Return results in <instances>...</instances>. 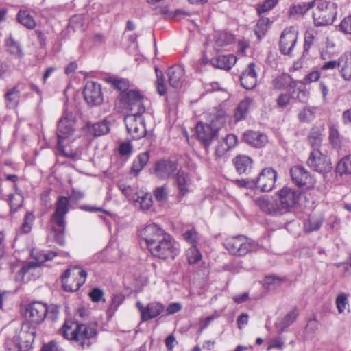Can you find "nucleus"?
<instances>
[{
  "label": "nucleus",
  "mask_w": 351,
  "mask_h": 351,
  "mask_svg": "<svg viewBox=\"0 0 351 351\" xmlns=\"http://www.w3.org/2000/svg\"><path fill=\"white\" fill-rule=\"evenodd\" d=\"M120 101L124 108L130 112L124 119L128 133L132 139H139L145 136L146 129L142 114L145 111L143 96L138 90H129L121 93Z\"/></svg>",
  "instance_id": "obj_1"
},
{
  "label": "nucleus",
  "mask_w": 351,
  "mask_h": 351,
  "mask_svg": "<svg viewBox=\"0 0 351 351\" xmlns=\"http://www.w3.org/2000/svg\"><path fill=\"white\" fill-rule=\"evenodd\" d=\"M228 119L224 110H219L210 123H199L196 126V135L198 140L208 147L218 136L219 130L223 127Z\"/></svg>",
  "instance_id": "obj_2"
},
{
  "label": "nucleus",
  "mask_w": 351,
  "mask_h": 351,
  "mask_svg": "<svg viewBox=\"0 0 351 351\" xmlns=\"http://www.w3.org/2000/svg\"><path fill=\"white\" fill-rule=\"evenodd\" d=\"M69 209V199L65 196L58 197L55 204V211L51 217V230L55 234V239L60 245L64 243L65 217Z\"/></svg>",
  "instance_id": "obj_3"
},
{
  "label": "nucleus",
  "mask_w": 351,
  "mask_h": 351,
  "mask_svg": "<svg viewBox=\"0 0 351 351\" xmlns=\"http://www.w3.org/2000/svg\"><path fill=\"white\" fill-rule=\"evenodd\" d=\"M71 324L75 325V327L71 331V327L66 322L63 326L64 337L76 341L82 349L89 348L91 344L90 339L97 335V325L93 323L88 324Z\"/></svg>",
  "instance_id": "obj_4"
},
{
  "label": "nucleus",
  "mask_w": 351,
  "mask_h": 351,
  "mask_svg": "<svg viewBox=\"0 0 351 351\" xmlns=\"http://www.w3.org/2000/svg\"><path fill=\"white\" fill-rule=\"evenodd\" d=\"M75 130V117L72 112L64 111L58 124V149L60 154L71 158H74L75 153H67L62 145V140L73 134Z\"/></svg>",
  "instance_id": "obj_5"
},
{
  "label": "nucleus",
  "mask_w": 351,
  "mask_h": 351,
  "mask_svg": "<svg viewBox=\"0 0 351 351\" xmlns=\"http://www.w3.org/2000/svg\"><path fill=\"white\" fill-rule=\"evenodd\" d=\"M313 12L314 23L316 26L332 24L337 14V5L334 2L319 1Z\"/></svg>",
  "instance_id": "obj_6"
},
{
  "label": "nucleus",
  "mask_w": 351,
  "mask_h": 351,
  "mask_svg": "<svg viewBox=\"0 0 351 351\" xmlns=\"http://www.w3.org/2000/svg\"><path fill=\"white\" fill-rule=\"evenodd\" d=\"M226 249L232 255L243 256L254 250L255 243L244 235L230 237L224 241Z\"/></svg>",
  "instance_id": "obj_7"
},
{
  "label": "nucleus",
  "mask_w": 351,
  "mask_h": 351,
  "mask_svg": "<svg viewBox=\"0 0 351 351\" xmlns=\"http://www.w3.org/2000/svg\"><path fill=\"white\" fill-rule=\"evenodd\" d=\"M87 273L80 267L67 269L62 276V287L66 291H76L85 282Z\"/></svg>",
  "instance_id": "obj_8"
},
{
  "label": "nucleus",
  "mask_w": 351,
  "mask_h": 351,
  "mask_svg": "<svg viewBox=\"0 0 351 351\" xmlns=\"http://www.w3.org/2000/svg\"><path fill=\"white\" fill-rule=\"evenodd\" d=\"M300 194L298 190L288 186L278 191V202L283 215L291 212L298 205Z\"/></svg>",
  "instance_id": "obj_9"
},
{
  "label": "nucleus",
  "mask_w": 351,
  "mask_h": 351,
  "mask_svg": "<svg viewBox=\"0 0 351 351\" xmlns=\"http://www.w3.org/2000/svg\"><path fill=\"white\" fill-rule=\"evenodd\" d=\"M150 253L160 258L173 257L176 254L177 249L175 246V241L169 234H167L156 243L148 248Z\"/></svg>",
  "instance_id": "obj_10"
},
{
  "label": "nucleus",
  "mask_w": 351,
  "mask_h": 351,
  "mask_svg": "<svg viewBox=\"0 0 351 351\" xmlns=\"http://www.w3.org/2000/svg\"><path fill=\"white\" fill-rule=\"evenodd\" d=\"M298 36V32L294 27H289L283 30L279 41L280 51L282 54L292 56Z\"/></svg>",
  "instance_id": "obj_11"
},
{
  "label": "nucleus",
  "mask_w": 351,
  "mask_h": 351,
  "mask_svg": "<svg viewBox=\"0 0 351 351\" xmlns=\"http://www.w3.org/2000/svg\"><path fill=\"white\" fill-rule=\"evenodd\" d=\"M307 163L312 169L320 173L329 172L332 168L329 158L318 149H313Z\"/></svg>",
  "instance_id": "obj_12"
},
{
  "label": "nucleus",
  "mask_w": 351,
  "mask_h": 351,
  "mask_svg": "<svg viewBox=\"0 0 351 351\" xmlns=\"http://www.w3.org/2000/svg\"><path fill=\"white\" fill-rule=\"evenodd\" d=\"M167 234L162 228L155 223L147 225L140 232V237L145 241L147 249L156 243H158L160 240Z\"/></svg>",
  "instance_id": "obj_13"
},
{
  "label": "nucleus",
  "mask_w": 351,
  "mask_h": 351,
  "mask_svg": "<svg viewBox=\"0 0 351 351\" xmlns=\"http://www.w3.org/2000/svg\"><path fill=\"white\" fill-rule=\"evenodd\" d=\"M292 180L299 186L311 189L315 184V178L301 166H294L290 170Z\"/></svg>",
  "instance_id": "obj_14"
},
{
  "label": "nucleus",
  "mask_w": 351,
  "mask_h": 351,
  "mask_svg": "<svg viewBox=\"0 0 351 351\" xmlns=\"http://www.w3.org/2000/svg\"><path fill=\"white\" fill-rule=\"evenodd\" d=\"M47 307L45 304L34 302L29 304L25 309V317L33 324H40L46 317Z\"/></svg>",
  "instance_id": "obj_15"
},
{
  "label": "nucleus",
  "mask_w": 351,
  "mask_h": 351,
  "mask_svg": "<svg viewBox=\"0 0 351 351\" xmlns=\"http://www.w3.org/2000/svg\"><path fill=\"white\" fill-rule=\"evenodd\" d=\"M276 176L277 173L274 169L265 168L254 182V186L263 192L270 191L274 186Z\"/></svg>",
  "instance_id": "obj_16"
},
{
  "label": "nucleus",
  "mask_w": 351,
  "mask_h": 351,
  "mask_svg": "<svg viewBox=\"0 0 351 351\" xmlns=\"http://www.w3.org/2000/svg\"><path fill=\"white\" fill-rule=\"evenodd\" d=\"M83 95L86 101L92 106H97L102 103L103 96L101 86L93 82L86 83Z\"/></svg>",
  "instance_id": "obj_17"
},
{
  "label": "nucleus",
  "mask_w": 351,
  "mask_h": 351,
  "mask_svg": "<svg viewBox=\"0 0 351 351\" xmlns=\"http://www.w3.org/2000/svg\"><path fill=\"white\" fill-rule=\"evenodd\" d=\"M191 184L189 174L183 170H179L174 178V185L178 189L177 199L179 202L190 191Z\"/></svg>",
  "instance_id": "obj_18"
},
{
  "label": "nucleus",
  "mask_w": 351,
  "mask_h": 351,
  "mask_svg": "<svg viewBox=\"0 0 351 351\" xmlns=\"http://www.w3.org/2000/svg\"><path fill=\"white\" fill-rule=\"evenodd\" d=\"M40 265L36 263H26L15 276V280L18 282H27L32 279H35L40 274Z\"/></svg>",
  "instance_id": "obj_19"
},
{
  "label": "nucleus",
  "mask_w": 351,
  "mask_h": 351,
  "mask_svg": "<svg viewBox=\"0 0 351 351\" xmlns=\"http://www.w3.org/2000/svg\"><path fill=\"white\" fill-rule=\"evenodd\" d=\"M255 202L260 209L268 215L274 216L283 215L278 200L273 197H262L256 199Z\"/></svg>",
  "instance_id": "obj_20"
},
{
  "label": "nucleus",
  "mask_w": 351,
  "mask_h": 351,
  "mask_svg": "<svg viewBox=\"0 0 351 351\" xmlns=\"http://www.w3.org/2000/svg\"><path fill=\"white\" fill-rule=\"evenodd\" d=\"M176 170L177 164L167 160L158 161L153 167L154 174L161 180L168 179Z\"/></svg>",
  "instance_id": "obj_21"
},
{
  "label": "nucleus",
  "mask_w": 351,
  "mask_h": 351,
  "mask_svg": "<svg viewBox=\"0 0 351 351\" xmlns=\"http://www.w3.org/2000/svg\"><path fill=\"white\" fill-rule=\"evenodd\" d=\"M136 307L141 314L142 321H147L158 316L164 311V306L159 302H152L144 307L141 302H136Z\"/></svg>",
  "instance_id": "obj_22"
},
{
  "label": "nucleus",
  "mask_w": 351,
  "mask_h": 351,
  "mask_svg": "<svg viewBox=\"0 0 351 351\" xmlns=\"http://www.w3.org/2000/svg\"><path fill=\"white\" fill-rule=\"evenodd\" d=\"M240 81L242 86L245 89H252L257 82L255 64L250 63L246 69L240 76Z\"/></svg>",
  "instance_id": "obj_23"
},
{
  "label": "nucleus",
  "mask_w": 351,
  "mask_h": 351,
  "mask_svg": "<svg viewBox=\"0 0 351 351\" xmlns=\"http://www.w3.org/2000/svg\"><path fill=\"white\" fill-rule=\"evenodd\" d=\"M167 75L170 86L179 88L184 81V69L179 65L173 66L168 69Z\"/></svg>",
  "instance_id": "obj_24"
},
{
  "label": "nucleus",
  "mask_w": 351,
  "mask_h": 351,
  "mask_svg": "<svg viewBox=\"0 0 351 351\" xmlns=\"http://www.w3.org/2000/svg\"><path fill=\"white\" fill-rule=\"evenodd\" d=\"M339 72L345 81H351V52L344 53L339 58Z\"/></svg>",
  "instance_id": "obj_25"
},
{
  "label": "nucleus",
  "mask_w": 351,
  "mask_h": 351,
  "mask_svg": "<svg viewBox=\"0 0 351 351\" xmlns=\"http://www.w3.org/2000/svg\"><path fill=\"white\" fill-rule=\"evenodd\" d=\"M243 140L253 147H261L267 143V137L259 132L249 130L243 134Z\"/></svg>",
  "instance_id": "obj_26"
},
{
  "label": "nucleus",
  "mask_w": 351,
  "mask_h": 351,
  "mask_svg": "<svg viewBox=\"0 0 351 351\" xmlns=\"http://www.w3.org/2000/svg\"><path fill=\"white\" fill-rule=\"evenodd\" d=\"M237 58L234 55L219 56L210 60V64L215 68L229 70L236 63Z\"/></svg>",
  "instance_id": "obj_27"
},
{
  "label": "nucleus",
  "mask_w": 351,
  "mask_h": 351,
  "mask_svg": "<svg viewBox=\"0 0 351 351\" xmlns=\"http://www.w3.org/2000/svg\"><path fill=\"white\" fill-rule=\"evenodd\" d=\"M233 163L239 173H245L250 170L252 160L247 156L239 155L233 159Z\"/></svg>",
  "instance_id": "obj_28"
},
{
  "label": "nucleus",
  "mask_w": 351,
  "mask_h": 351,
  "mask_svg": "<svg viewBox=\"0 0 351 351\" xmlns=\"http://www.w3.org/2000/svg\"><path fill=\"white\" fill-rule=\"evenodd\" d=\"M136 195L133 201L135 206L139 207L143 210H149L152 207L153 201L150 195L143 191H138L136 193Z\"/></svg>",
  "instance_id": "obj_29"
},
{
  "label": "nucleus",
  "mask_w": 351,
  "mask_h": 351,
  "mask_svg": "<svg viewBox=\"0 0 351 351\" xmlns=\"http://www.w3.org/2000/svg\"><path fill=\"white\" fill-rule=\"evenodd\" d=\"M317 108L306 106L301 109L298 114V119L301 123H310L315 118Z\"/></svg>",
  "instance_id": "obj_30"
},
{
  "label": "nucleus",
  "mask_w": 351,
  "mask_h": 351,
  "mask_svg": "<svg viewBox=\"0 0 351 351\" xmlns=\"http://www.w3.org/2000/svg\"><path fill=\"white\" fill-rule=\"evenodd\" d=\"M298 312L296 308H293L286 316L277 324V328L280 332H282L285 328L291 325L298 317Z\"/></svg>",
  "instance_id": "obj_31"
},
{
  "label": "nucleus",
  "mask_w": 351,
  "mask_h": 351,
  "mask_svg": "<svg viewBox=\"0 0 351 351\" xmlns=\"http://www.w3.org/2000/svg\"><path fill=\"white\" fill-rule=\"evenodd\" d=\"M149 159V154L148 152L140 154L133 163L132 171L134 172L135 175H137L147 165Z\"/></svg>",
  "instance_id": "obj_32"
},
{
  "label": "nucleus",
  "mask_w": 351,
  "mask_h": 351,
  "mask_svg": "<svg viewBox=\"0 0 351 351\" xmlns=\"http://www.w3.org/2000/svg\"><path fill=\"white\" fill-rule=\"evenodd\" d=\"M337 173L339 175H351V155L343 157L337 165Z\"/></svg>",
  "instance_id": "obj_33"
},
{
  "label": "nucleus",
  "mask_w": 351,
  "mask_h": 351,
  "mask_svg": "<svg viewBox=\"0 0 351 351\" xmlns=\"http://www.w3.org/2000/svg\"><path fill=\"white\" fill-rule=\"evenodd\" d=\"M6 106L10 108H15L19 101V91L16 87L8 90L5 95Z\"/></svg>",
  "instance_id": "obj_34"
},
{
  "label": "nucleus",
  "mask_w": 351,
  "mask_h": 351,
  "mask_svg": "<svg viewBox=\"0 0 351 351\" xmlns=\"http://www.w3.org/2000/svg\"><path fill=\"white\" fill-rule=\"evenodd\" d=\"M252 103L253 99L250 97L245 98L239 103L235 112V118L237 120L239 121L245 117L249 106L252 104Z\"/></svg>",
  "instance_id": "obj_35"
},
{
  "label": "nucleus",
  "mask_w": 351,
  "mask_h": 351,
  "mask_svg": "<svg viewBox=\"0 0 351 351\" xmlns=\"http://www.w3.org/2000/svg\"><path fill=\"white\" fill-rule=\"evenodd\" d=\"M19 22L28 29H32L36 26V23L32 16L27 11L20 10L17 14Z\"/></svg>",
  "instance_id": "obj_36"
},
{
  "label": "nucleus",
  "mask_w": 351,
  "mask_h": 351,
  "mask_svg": "<svg viewBox=\"0 0 351 351\" xmlns=\"http://www.w3.org/2000/svg\"><path fill=\"white\" fill-rule=\"evenodd\" d=\"M322 223V219L319 217L311 216L304 223V229L306 232H311L318 230Z\"/></svg>",
  "instance_id": "obj_37"
},
{
  "label": "nucleus",
  "mask_w": 351,
  "mask_h": 351,
  "mask_svg": "<svg viewBox=\"0 0 351 351\" xmlns=\"http://www.w3.org/2000/svg\"><path fill=\"white\" fill-rule=\"evenodd\" d=\"M6 45L8 50L10 53L18 57L23 56V51L19 42L14 39L12 36H10L6 40Z\"/></svg>",
  "instance_id": "obj_38"
},
{
  "label": "nucleus",
  "mask_w": 351,
  "mask_h": 351,
  "mask_svg": "<svg viewBox=\"0 0 351 351\" xmlns=\"http://www.w3.org/2000/svg\"><path fill=\"white\" fill-rule=\"evenodd\" d=\"M315 5V1H312L308 3H303L294 5L290 9L289 13L291 15L293 14H304L308 10Z\"/></svg>",
  "instance_id": "obj_39"
},
{
  "label": "nucleus",
  "mask_w": 351,
  "mask_h": 351,
  "mask_svg": "<svg viewBox=\"0 0 351 351\" xmlns=\"http://www.w3.org/2000/svg\"><path fill=\"white\" fill-rule=\"evenodd\" d=\"M269 23L270 20L268 18H261L258 21L254 31L255 34L258 38H261L265 35L268 29Z\"/></svg>",
  "instance_id": "obj_40"
},
{
  "label": "nucleus",
  "mask_w": 351,
  "mask_h": 351,
  "mask_svg": "<svg viewBox=\"0 0 351 351\" xmlns=\"http://www.w3.org/2000/svg\"><path fill=\"white\" fill-rule=\"evenodd\" d=\"M23 197L20 193L10 194L8 198V202L12 213L16 212L23 204Z\"/></svg>",
  "instance_id": "obj_41"
},
{
  "label": "nucleus",
  "mask_w": 351,
  "mask_h": 351,
  "mask_svg": "<svg viewBox=\"0 0 351 351\" xmlns=\"http://www.w3.org/2000/svg\"><path fill=\"white\" fill-rule=\"evenodd\" d=\"M108 131L109 127L106 122L97 123L89 128V132L95 136L106 134Z\"/></svg>",
  "instance_id": "obj_42"
},
{
  "label": "nucleus",
  "mask_w": 351,
  "mask_h": 351,
  "mask_svg": "<svg viewBox=\"0 0 351 351\" xmlns=\"http://www.w3.org/2000/svg\"><path fill=\"white\" fill-rule=\"evenodd\" d=\"M232 40V35L226 32H219L215 36V44L219 47L227 45Z\"/></svg>",
  "instance_id": "obj_43"
},
{
  "label": "nucleus",
  "mask_w": 351,
  "mask_h": 351,
  "mask_svg": "<svg viewBox=\"0 0 351 351\" xmlns=\"http://www.w3.org/2000/svg\"><path fill=\"white\" fill-rule=\"evenodd\" d=\"M335 303L338 312L340 314L344 313L346 311H348V300L345 293L339 294L336 298Z\"/></svg>",
  "instance_id": "obj_44"
},
{
  "label": "nucleus",
  "mask_w": 351,
  "mask_h": 351,
  "mask_svg": "<svg viewBox=\"0 0 351 351\" xmlns=\"http://www.w3.org/2000/svg\"><path fill=\"white\" fill-rule=\"evenodd\" d=\"M186 256L190 264H195L202 258L201 253L196 246H191L188 249Z\"/></svg>",
  "instance_id": "obj_45"
},
{
  "label": "nucleus",
  "mask_w": 351,
  "mask_h": 351,
  "mask_svg": "<svg viewBox=\"0 0 351 351\" xmlns=\"http://www.w3.org/2000/svg\"><path fill=\"white\" fill-rule=\"evenodd\" d=\"M154 196L157 202H166L168 197V187L166 185H163L156 188L154 191Z\"/></svg>",
  "instance_id": "obj_46"
},
{
  "label": "nucleus",
  "mask_w": 351,
  "mask_h": 351,
  "mask_svg": "<svg viewBox=\"0 0 351 351\" xmlns=\"http://www.w3.org/2000/svg\"><path fill=\"white\" fill-rule=\"evenodd\" d=\"M123 298L121 295H114L112 302L107 310V314L109 317H112L114 312L117 310L119 305L123 302Z\"/></svg>",
  "instance_id": "obj_47"
},
{
  "label": "nucleus",
  "mask_w": 351,
  "mask_h": 351,
  "mask_svg": "<svg viewBox=\"0 0 351 351\" xmlns=\"http://www.w3.org/2000/svg\"><path fill=\"white\" fill-rule=\"evenodd\" d=\"M57 255L56 252L53 251H41L37 253L35 256V259L36 260V263L39 265L40 263H44L47 261L51 260L53 257Z\"/></svg>",
  "instance_id": "obj_48"
},
{
  "label": "nucleus",
  "mask_w": 351,
  "mask_h": 351,
  "mask_svg": "<svg viewBox=\"0 0 351 351\" xmlns=\"http://www.w3.org/2000/svg\"><path fill=\"white\" fill-rule=\"evenodd\" d=\"M308 143L312 147H314V149H317L322 141L320 132L317 130H312L308 136Z\"/></svg>",
  "instance_id": "obj_49"
},
{
  "label": "nucleus",
  "mask_w": 351,
  "mask_h": 351,
  "mask_svg": "<svg viewBox=\"0 0 351 351\" xmlns=\"http://www.w3.org/2000/svg\"><path fill=\"white\" fill-rule=\"evenodd\" d=\"M155 72L157 76L156 88L157 92L159 95H163L166 93V88L165 85V79L162 73L159 71L158 68H155Z\"/></svg>",
  "instance_id": "obj_50"
},
{
  "label": "nucleus",
  "mask_w": 351,
  "mask_h": 351,
  "mask_svg": "<svg viewBox=\"0 0 351 351\" xmlns=\"http://www.w3.org/2000/svg\"><path fill=\"white\" fill-rule=\"evenodd\" d=\"M119 189L121 191L123 194L129 199L134 201L136 197V193H138L134 188L130 186H126L125 184H121L119 185Z\"/></svg>",
  "instance_id": "obj_51"
},
{
  "label": "nucleus",
  "mask_w": 351,
  "mask_h": 351,
  "mask_svg": "<svg viewBox=\"0 0 351 351\" xmlns=\"http://www.w3.org/2000/svg\"><path fill=\"white\" fill-rule=\"evenodd\" d=\"M110 81L112 82V85L115 88L120 90L121 93L128 91L129 83L126 80L121 79H112L110 78Z\"/></svg>",
  "instance_id": "obj_52"
},
{
  "label": "nucleus",
  "mask_w": 351,
  "mask_h": 351,
  "mask_svg": "<svg viewBox=\"0 0 351 351\" xmlns=\"http://www.w3.org/2000/svg\"><path fill=\"white\" fill-rule=\"evenodd\" d=\"M278 0H266L262 4L258 5L256 10L258 14L265 13L272 9L277 3Z\"/></svg>",
  "instance_id": "obj_53"
},
{
  "label": "nucleus",
  "mask_w": 351,
  "mask_h": 351,
  "mask_svg": "<svg viewBox=\"0 0 351 351\" xmlns=\"http://www.w3.org/2000/svg\"><path fill=\"white\" fill-rule=\"evenodd\" d=\"M183 237L184 240L189 243L191 244L192 246H196L197 234L195 230L192 229L187 230L183 234Z\"/></svg>",
  "instance_id": "obj_54"
},
{
  "label": "nucleus",
  "mask_w": 351,
  "mask_h": 351,
  "mask_svg": "<svg viewBox=\"0 0 351 351\" xmlns=\"http://www.w3.org/2000/svg\"><path fill=\"white\" fill-rule=\"evenodd\" d=\"M339 28L341 32L351 34V14L346 16L341 22Z\"/></svg>",
  "instance_id": "obj_55"
},
{
  "label": "nucleus",
  "mask_w": 351,
  "mask_h": 351,
  "mask_svg": "<svg viewBox=\"0 0 351 351\" xmlns=\"http://www.w3.org/2000/svg\"><path fill=\"white\" fill-rule=\"evenodd\" d=\"M34 220V215L31 213L26 214L24 222L21 226V231L24 233H28L32 228V223Z\"/></svg>",
  "instance_id": "obj_56"
},
{
  "label": "nucleus",
  "mask_w": 351,
  "mask_h": 351,
  "mask_svg": "<svg viewBox=\"0 0 351 351\" xmlns=\"http://www.w3.org/2000/svg\"><path fill=\"white\" fill-rule=\"evenodd\" d=\"M329 139L331 143L337 146L339 144L340 140L339 136V132L334 126L330 128Z\"/></svg>",
  "instance_id": "obj_57"
},
{
  "label": "nucleus",
  "mask_w": 351,
  "mask_h": 351,
  "mask_svg": "<svg viewBox=\"0 0 351 351\" xmlns=\"http://www.w3.org/2000/svg\"><path fill=\"white\" fill-rule=\"evenodd\" d=\"M229 147L225 143L223 139L219 141L217 146L215 148L216 155L219 157L223 156L225 154L230 150Z\"/></svg>",
  "instance_id": "obj_58"
},
{
  "label": "nucleus",
  "mask_w": 351,
  "mask_h": 351,
  "mask_svg": "<svg viewBox=\"0 0 351 351\" xmlns=\"http://www.w3.org/2000/svg\"><path fill=\"white\" fill-rule=\"evenodd\" d=\"M315 34H316V32L313 29L307 30L306 32L305 36H304L305 48L306 47L309 48L311 46V45L313 44V43L315 40Z\"/></svg>",
  "instance_id": "obj_59"
},
{
  "label": "nucleus",
  "mask_w": 351,
  "mask_h": 351,
  "mask_svg": "<svg viewBox=\"0 0 351 351\" xmlns=\"http://www.w3.org/2000/svg\"><path fill=\"white\" fill-rule=\"evenodd\" d=\"M288 77L287 75H281L275 78L273 81V85L276 89L282 88L287 82Z\"/></svg>",
  "instance_id": "obj_60"
},
{
  "label": "nucleus",
  "mask_w": 351,
  "mask_h": 351,
  "mask_svg": "<svg viewBox=\"0 0 351 351\" xmlns=\"http://www.w3.org/2000/svg\"><path fill=\"white\" fill-rule=\"evenodd\" d=\"M290 99L289 95L286 93L281 94L277 99V104L280 108H285L289 104Z\"/></svg>",
  "instance_id": "obj_61"
},
{
  "label": "nucleus",
  "mask_w": 351,
  "mask_h": 351,
  "mask_svg": "<svg viewBox=\"0 0 351 351\" xmlns=\"http://www.w3.org/2000/svg\"><path fill=\"white\" fill-rule=\"evenodd\" d=\"M223 139L230 149L233 148L237 143V137L232 134H227L226 138Z\"/></svg>",
  "instance_id": "obj_62"
},
{
  "label": "nucleus",
  "mask_w": 351,
  "mask_h": 351,
  "mask_svg": "<svg viewBox=\"0 0 351 351\" xmlns=\"http://www.w3.org/2000/svg\"><path fill=\"white\" fill-rule=\"evenodd\" d=\"M132 146L130 143H123L120 145L119 151V154L122 156H127L130 154Z\"/></svg>",
  "instance_id": "obj_63"
},
{
  "label": "nucleus",
  "mask_w": 351,
  "mask_h": 351,
  "mask_svg": "<svg viewBox=\"0 0 351 351\" xmlns=\"http://www.w3.org/2000/svg\"><path fill=\"white\" fill-rule=\"evenodd\" d=\"M182 308V305L179 302H173L171 303L167 308L166 311L168 315H173L178 311H180Z\"/></svg>",
  "instance_id": "obj_64"
}]
</instances>
